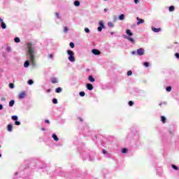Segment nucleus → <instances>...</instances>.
<instances>
[{
  "label": "nucleus",
  "mask_w": 179,
  "mask_h": 179,
  "mask_svg": "<svg viewBox=\"0 0 179 179\" xmlns=\"http://www.w3.org/2000/svg\"><path fill=\"white\" fill-rule=\"evenodd\" d=\"M3 106H2V104H0V110H3Z\"/></svg>",
  "instance_id": "obj_50"
},
{
  "label": "nucleus",
  "mask_w": 179,
  "mask_h": 179,
  "mask_svg": "<svg viewBox=\"0 0 179 179\" xmlns=\"http://www.w3.org/2000/svg\"><path fill=\"white\" fill-rule=\"evenodd\" d=\"M145 50L143 48H139L137 50V55H144Z\"/></svg>",
  "instance_id": "obj_3"
},
{
  "label": "nucleus",
  "mask_w": 179,
  "mask_h": 179,
  "mask_svg": "<svg viewBox=\"0 0 179 179\" xmlns=\"http://www.w3.org/2000/svg\"><path fill=\"white\" fill-rule=\"evenodd\" d=\"M127 40H129V41H131V43H135V40L131 37H127Z\"/></svg>",
  "instance_id": "obj_22"
},
{
  "label": "nucleus",
  "mask_w": 179,
  "mask_h": 179,
  "mask_svg": "<svg viewBox=\"0 0 179 179\" xmlns=\"http://www.w3.org/2000/svg\"><path fill=\"white\" fill-rule=\"evenodd\" d=\"M80 121H83V119H82V117L79 118Z\"/></svg>",
  "instance_id": "obj_56"
},
{
  "label": "nucleus",
  "mask_w": 179,
  "mask_h": 179,
  "mask_svg": "<svg viewBox=\"0 0 179 179\" xmlns=\"http://www.w3.org/2000/svg\"><path fill=\"white\" fill-rule=\"evenodd\" d=\"M28 83H29V85H33L34 82H33L32 80H28Z\"/></svg>",
  "instance_id": "obj_41"
},
{
  "label": "nucleus",
  "mask_w": 179,
  "mask_h": 179,
  "mask_svg": "<svg viewBox=\"0 0 179 179\" xmlns=\"http://www.w3.org/2000/svg\"><path fill=\"white\" fill-rule=\"evenodd\" d=\"M144 65H145V66L146 68L149 67V63H148V62H145L144 63Z\"/></svg>",
  "instance_id": "obj_38"
},
{
  "label": "nucleus",
  "mask_w": 179,
  "mask_h": 179,
  "mask_svg": "<svg viewBox=\"0 0 179 179\" xmlns=\"http://www.w3.org/2000/svg\"><path fill=\"white\" fill-rule=\"evenodd\" d=\"M99 27H102V29H104V22H103V21L99 22Z\"/></svg>",
  "instance_id": "obj_19"
},
{
  "label": "nucleus",
  "mask_w": 179,
  "mask_h": 179,
  "mask_svg": "<svg viewBox=\"0 0 179 179\" xmlns=\"http://www.w3.org/2000/svg\"><path fill=\"white\" fill-rule=\"evenodd\" d=\"M49 58H50L51 59H52L53 58H54V55H52V54H50V55H49Z\"/></svg>",
  "instance_id": "obj_40"
},
{
  "label": "nucleus",
  "mask_w": 179,
  "mask_h": 179,
  "mask_svg": "<svg viewBox=\"0 0 179 179\" xmlns=\"http://www.w3.org/2000/svg\"><path fill=\"white\" fill-rule=\"evenodd\" d=\"M108 27L113 28V27H114V23L110 22L108 23Z\"/></svg>",
  "instance_id": "obj_21"
},
{
  "label": "nucleus",
  "mask_w": 179,
  "mask_h": 179,
  "mask_svg": "<svg viewBox=\"0 0 179 179\" xmlns=\"http://www.w3.org/2000/svg\"><path fill=\"white\" fill-rule=\"evenodd\" d=\"M50 92H51V90H50V89H48V92L50 93Z\"/></svg>",
  "instance_id": "obj_55"
},
{
  "label": "nucleus",
  "mask_w": 179,
  "mask_h": 179,
  "mask_svg": "<svg viewBox=\"0 0 179 179\" xmlns=\"http://www.w3.org/2000/svg\"><path fill=\"white\" fill-rule=\"evenodd\" d=\"M0 22H1V23H2V22H3V20H2V18H0Z\"/></svg>",
  "instance_id": "obj_57"
},
{
  "label": "nucleus",
  "mask_w": 179,
  "mask_h": 179,
  "mask_svg": "<svg viewBox=\"0 0 179 179\" xmlns=\"http://www.w3.org/2000/svg\"><path fill=\"white\" fill-rule=\"evenodd\" d=\"M52 137L53 138L54 141H55V142H58L59 141V138H58V136L55 134H52Z\"/></svg>",
  "instance_id": "obj_9"
},
{
  "label": "nucleus",
  "mask_w": 179,
  "mask_h": 179,
  "mask_svg": "<svg viewBox=\"0 0 179 179\" xmlns=\"http://www.w3.org/2000/svg\"><path fill=\"white\" fill-rule=\"evenodd\" d=\"M7 129H8V132H12V131L13 129V126L12 124H8L7 126Z\"/></svg>",
  "instance_id": "obj_8"
},
{
  "label": "nucleus",
  "mask_w": 179,
  "mask_h": 179,
  "mask_svg": "<svg viewBox=\"0 0 179 179\" xmlns=\"http://www.w3.org/2000/svg\"><path fill=\"white\" fill-rule=\"evenodd\" d=\"M87 89L88 90H92L93 89V85L90 83L87 84Z\"/></svg>",
  "instance_id": "obj_10"
},
{
  "label": "nucleus",
  "mask_w": 179,
  "mask_h": 179,
  "mask_svg": "<svg viewBox=\"0 0 179 179\" xmlns=\"http://www.w3.org/2000/svg\"><path fill=\"white\" fill-rule=\"evenodd\" d=\"M30 65V63L29 62V60H27L24 64V68H28V66Z\"/></svg>",
  "instance_id": "obj_14"
},
{
  "label": "nucleus",
  "mask_w": 179,
  "mask_h": 179,
  "mask_svg": "<svg viewBox=\"0 0 179 179\" xmlns=\"http://www.w3.org/2000/svg\"><path fill=\"white\" fill-rule=\"evenodd\" d=\"M176 8L173 6L169 7V12H174Z\"/></svg>",
  "instance_id": "obj_18"
},
{
  "label": "nucleus",
  "mask_w": 179,
  "mask_h": 179,
  "mask_svg": "<svg viewBox=\"0 0 179 179\" xmlns=\"http://www.w3.org/2000/svg\"><path fill=\"white\" fill-rule=\"evenodd\" d=\"M132 75V71H127V76H131Z\"/></svg>",
  "instance_id": "obj_32"
},
{
  "label": "nucleus",
  "mask_w": 179,
  "mask_h": 179,
  "mask_svg": "<svg viewBox=\"0 0 179 179\" xmlns=\"http://www.w3.org/2000/svg\"><path fill=\"white\" fill-rule=\"evenodd\" d=\"M102 153H103V155H106L107 151L106 150H102Z\"/></svg>",
  "instance_id": "obj_47"
},
{
  "label": "nucleus",
  "mask_w": 179,
  "mask_h": 179,
  "mask_svg": "<svg viewBox=\"0 0 179 179\" xmlns=\"http://www.w3.org/2000/svg\"><path fill=\"white\" fill-rule=\"evenodd\" d=\"M11 118L13 121H17V116L16 115L12 116Z\"/></svg>",
  "instance_id": "obj_27"
},
{
  "label": "nucleus",
  "mask_w": 179,
  "mask_h": 179,
  "mask_svg": "<svg viewBox=\"0 0 179 179\" xmlns=\"http://www.w3.org/2000/svg\"><path fill=\"white\" fill-rule=\"evenodd\" d=\"M10 47H7V48H6V51L8 52H10Z\"/></svg>",
  "instance_id": "obj_42"
},
{
  "label": "nucleus",
  "mask_w": 179,
  "mask_h": 179,
  "mask_svg": "<svg viewBox=\"0 0 179 179\" xmlns=\"http://www.w3.org/2000/svg\"><path fill=\"white\" fill-rule=\"evenodd\" d=\"M9 87H10V89H13L15 87V85H13V83H10Z\"/></svg>",
  "instance_id": "obj_31"
},
{
  "label": "nucleus",
  "mask_w": 179,
  "mask_h": 179,
  "mask_svg": "<svg viewBox=\"0 0 179 179\" xmlns=\"http://www.w3.org/2000/svg\"><path fill=\"white\" fill-rule=\"evenodd\" d=\"M108 10L107 8L104 9V12H108Z\"/></svg>",
  "instance_id": "obj_53"
},
{
  "label": "nucleus",
  "mask_w": 179,
  "mask_h": 179,
  "mask_svg": "<svg viewBox=\"0 0 179 179\" xmlns=\"http://www.w3.org/2000/svg\"><path fill=\"white\" fill-rule=\"evenodd\" d=\"M175 57H176L178 59H179V53H176Z\"/></svg>",
  "instance_id": "obj_45"
},
{
  "label": "nucleus",
  "mask_w": 179,
  "mask_h": 179,
  "mask_svg": "<svg viewBox=\"0 0 179 179\" xmlns=\"http://www.w3.org/2000/svg\"><path fill=\"white\" fill-rule=\"evenodd\" d=\"M67 54L68 55H69V60L71 62H75V53H73V52L71 50H67Z\"/></svg>",
  "instance_id": "obj_2"
},
{
  "label": "nucleus",
  "mask_w": 179,
  "mask_h": 179,
  "mask_svg": "<svg viewBox=\"0 0 179 179\" xmlns=\"http://www.w3.org/2000/svg\"><path fill=\"white\" fill-rule=\"evenodd\" d=\"M68 27H64V33H67L68 32Z\"/></svg>",
  "instance_id": "obj_34"
},
{
  "label": "nucleus",
  "mask_w": 179,
  "mask_h": 179,
  "mask_svg": "<svg viewBox=\"0 0 179 179\" xmlns=\"http://www.w3.org/2000/svg\"><path fill=\"white\" fill-rule=\"evenodd\" d=\"M172 167L174 169V170H178V167L174 164H172Z\"/></svg>",
  "instance_id": "obj_37"
},
{
  "label": "nucleus",
  "mask_w": 179,
  "mask_h": 179,
  "mask_svg": "<svg viewBox=\"0 0 179 179\" xmlns=\"http://www.w3.org/2000/svg\"><path fill=\"white\" fill-rule=\"evenodd\" d=\"M152 31H154L155 33H159V31H162V28H156L155 27H152Z\"/></svg>",
  "instance_id": "obj_7"
},
{
  "label": "nucleus",
  "mask_w": 179,
  "mask_h": 179,
  "mask_svg": "<svg viewBox=\"0 0 179 179\" xmlns=\"http://www.w3.org/2000/svg\"><path fill=\"white\" fill-rule=\"evenodd\" d=\"M103 1H108V0H103Z\"/></svg>",
  "instance_id": "obj_60"
},
{
  "label": "nucleus",
  "mask_w": 179,
  "mask_h": 179,
  "mask_svg": "<svg viewBox=\"0 0 179 179\" xmlns=\"http://www.w3.org/2000/svg\"><path fill=\"white\" fill-rule=\"evenodd\" d=\"M85 92H80V96H81V97H85Z\"/></svg>",
  "instance_id": "obj_29"
},
{
  "label": "nucleus",
  "mask_w": 179,
  "mask_h": 179,
  "mask_svg": "<svg viewBox=\"0 0 179 179\" xmlns=\"http://www.w3.org/2000/svg\"><path fill=\"white\" fill-rule=\"evenodd\" d=\"M45 122H46L47 124H50V120H45Z\"/></svg>",
  "instance_id": "obj_49"
},
{
  "label": "nucleus",
  "mask_w": 179,
  "mask_h": 179,
  "mask_svg": "<svg viewBox=\"0 0 179 179\" xmlns=\"http://www.w3.org/2000/svg\"><path fill=\"white\" fill-rule=\"evenodd\" d=\"M0 157H2V155L0 154Z\"/></svg>",
  "instance_id": "obj_59"
},
{
  "label": "nucleus",
  "mask_w": 179,
  "mask_h": 179,
  "mask_svg": "<svg viewBox=\"0 0 179 179\" xmlns=\"http://www.w3.org/2000/svg\"><path fill=\"white\" fill-rule=\"evenodd\" d=\"M27 47H28V54L30 57V61H31V62H34V49H33V46H31V43H28Z\"/></svg>",
  "instance_id": "obj_1"
},
{
  "label": "nucleus",
  "mask_w": 179,
  "mask_h": 179,
  "mask_svg": "<svg viewBox=\"0 0 179 179\" xmlns=\"http://www.w3.org/2000/svg\"><path fill=\"white\" fill-rule=\"evenodd\" d=\"M129 106L132 107V106H134V101H129Z\"/></svg>",
  "instance_id": "obj_36"
},
{
  "label": "nucleus",
  "mask_w": 179,
  "mask_h": 179,
  "mask_svg": "<svg viewBox=\"0 0 179 179\" xmlns=\"http://www.w3.org/2000/svg\"><path fill=\"white\" fill-rule=\"evenodd\" d=\"M15 104V100H11L10 102H9V106L10 107H13Z\"/></svg>",
  "instance_id": "obj_16"
},
{
  "label": "nucleus",
  "mask_w": 179,
  "mask_h": 179,
  "mask_svg": "<svg viewBox=\"0 0 179 179\" xmlns=\"http://www.w3.org/2000/svg\"><path fill=\"white\" fill-rule=\"evenodd\" d=\"M88 80H90V82H95V79H94V78H93V76H89V77H88Z\"/></svg>",
  "instance_id": "obj_12"
},
{
  "label": "nucleus",
  "mask_w": 179,
  "mask_h": 179,
  "mask_svg": "<svg viewBox=\"0 0 179 179\" xmlns=\"http://www.w3.org/2000/svg\"><path fill=\"white\" fill-rule=\"evenodd\" d=\"M55 92L56 93H61L62 92V88L61 87H57L56 90H55Z\"/></svg>",
  "instance_id": "obj_15"
},
{
  "label": "nucleus",
  "mask_w": 179,
  "mask_h": 179,
  "mask_svg": "<svg viewBox=\"0 0 179 179\" xmlns=\"http://www.w3.org/2000/svg\"><path fill=\"white\" fill-rule=\"evenodd\" d=\"M51 82L52 83H58V80L55 78H52Z\"/></svg>",
  "instance_id": "obj_20"
},
{
  "label": "nucleus",
  "mask_w": 179,
  "mask_h": 179,
  "mask_svg": "<svg viewBox=\"0 0 179 179\" xmlns=\"http://www.w3.org/2000/svg\"><path fill=\"white\" fill-rule=\"evenodd\" d=\"M55 15H56L57 19H61V17H59V13H55Z\"/></svg>",
  "instance_id": "obj_39"
},
{
  "label": "nucleus",
  "mask_w": 179,
  "mask_h": 179,
  "mask_svg": "<svg viewBox=\"0 0 179 179\" xmlns=\"http://www.w3.org/2000/svg\"><path fill=\"white\" fill-rule=\"evenodd\" d=\"M85 33H90V29L89 28H85Z\"/></svg>",
  "instance_id": "obj_35"
},
{
  "label": "nucleus",
  "mask_w": 179,
  "mask_h": 179,
  "mask_svg": "<svg viewBox=\"0 0 179 179\" xmlns=\"http://www.w3.org/2000/svg\"><path fill=\"white\" fill-rule=\"evenodd\" d=\"M173 44H178V43H177V42H174V43H173Z\"/></svg>",
  "instance_id": "obj_58"
},
{
  "label": "nucleus",
  "mask_w": 179,
  "mask_h": 179,
  "mask_svg": "<svg viewBox=\"0 0 179 179\" xmlns=\"http://www.w3.org/2000/svg\"><path fill=\"white\" fill-rule=\"evenodd\" d=\"M136 20H138V22H137L138 25L141 24L142 23H145V20L140 19L139 17H137Z\"/></svg>",
  "instance_id": "obj_6"
},
{
  "label": "nucleus",
  "mask_w": 179,
  "mask_h": 179,
  "mask_svg": "<svg viewBox=\"0 0 179 179\" xmlns=\"http://www.w3.org/2000/svg\"><path fill=\"white\" fill-rule=\"evenodd\" d=\"M69 45H70L71 48H75V43L71 42V43H70Z\"/></svg>",
  "instance_id": "obj_30"
},
{
  "label": "nucleus",
  "mask_w": 179,
  "mask_h": 179,
  "mask_svg": "<svg viewBox=\"0 0 179 179\" xmlns=\"http://www.w3.org/2000/svg\"><path fill=\"white\" fill-rule=\"evenodd\" d=\"M15 43H20V38H19V37H16L14 39Z\"/></svg>",
  "instance_id": "obj_26"
},
{
  "label": "nucleus",
  "mask_w": 179,
  "mask_h": 179,
  "mask_svg": "<svg viewBox=\"0 0 179 179\" xmlns=\"http://www.w3.org/2000/svg\"><path fill=\"white\" fill-rule=\"evenodd\" d=\"M162 104L166 105V103H165V102H164V103H159V106H162Z\"/></svg>",
  "instance_id": "obj_52"
},
{
  "label": "nucleus",
  "mask_w": 179,
  "mask_h": 179,
  "mask_svg": "<svg viewBox=\"0 0 179 179\" xmlns=\"http://www.w3.org/2000/svg\"><path fill=\"white\" fill-rule=\"evenodd\" d=\"M124 17H125V15H124V14H121V15L119 16L120 20H124Z\"/></svg>",
  "instance_id": "obj_24"
},
{
  "label": "nucleus",
  "mask_w": 179,
  "mask_h": 179,
  "mask_svg": "<svg viewBox=\"0 0 179 179\" xmlns=\"http://www.w3.org/2000/svg\"><path fill=\"white\" fill-rule=\"evenodd\" d=\"M75 6H80V1H74Z\"/></svg>",
  "instance_id": "obj_17"
},
{
  "label": "nucleus",
  "mask_w": 179,
  "mask_h": 179,
  "mask_svg": "<svg viewBox=\"0 0 179 179\" xmlns=\"http://www.w3.org/2000/svg\"><path fill=\"white\" fill-rule=\"evenodd\" d=\"M26 96H27L26 92L23 91L19 94L18 99H24V97H26Z\"/></svg>",
  "instance_id": "obj_5"
},
{
  "label": "nucleus",
  "mask_w": 179,
  "mask_h": 179,
  "mask_svg": "<svg viewBox=\"0 0 179 179\" xmlns=\"http://www.w3.org/2000/svg\"><path fill=\"white\" fill-rule=\"evenodd\" d=\"M134 3L136 4L139 3V0H134Z\"/></svg>",
  "instance_id": "obj_48"
},
{
  "label": "nucleus",
  "mask_w": 179,
  "mask_h": 179,
  "mask_svg": "<svg viewBox=\"0 0 179 179\" xmlns=\"http://www.w3.org/2000/svg\"><path fill=\"white\" fill-rule=\"evenodd\" d=\"M131 54L135 55V54H136V52L133 51V52H131Z\"/></svg>",
  "instance_id": "obj_51"
},
{
  "label": "nucleus",
  "mask_w": 179,
  "mask_h": 179,
  "mask_svg": "<svg viewBox=\"0 0 179 179\" xmlns=\"http://www.w3.org/2000/svg\"><path fill=\"white\" fill-rule=\"evenodd\" d=\"M166 92H170L171 90V86L166 87Z\"/></svg>",
  "instance_id": "obj_33"
},
{
  "label": "nucleus",
  "mask_w": 179,
  "mask_h": 179,
  "mask_svg": "<svg viewBox=\"0 0 179 179\" xmlns=\"http://www.w3.org/2000/svg\"><path fill=\"white\" fill-rule=\"evenodd\" d=\"M122 153H124V154L128 153V149H127V148H122Z\"/></svg>",
  "instance_id": "obj_23"
},
{
  "label": "nucleus",
  "mask_w": 179,
  "mask_h": 179,
  "mask_svg": "<svg viewBox=\"0 0 179 179\" xmlns=\"http://www.w3.org/2000/svg\"><path fill=\"white\" fill-rule=\"evenodd\" d=\"M103 30V28L101 27H98V31H101Z\"/></svg>",
  "instance_id": "obj_44"
},
{
  "label": "nucleus",
  "mask_w": 179,
  "mask_h": 179,
  "mask_svg": "<svg viewBox=\"0 0 179 179\" xmlns=\"http://www.w3.org/2000/svg\"><path fill=\"white\" fill-rule=\"evenodd\" d=\"M41 131H45V128H41Z\"/></svg>",
  "instance_id": "obj_54"
},
{
  "label": "nucleus",
  "mask_w": 179,
  "mask_h": 179,
  "mask_svg": "<svg viewBox=\"0 0 179 179\" xmlns=\"http://www.w3.org/2000/svg\"><path fill=\"white\" fill-rule=\"evenodd\" d=\"M92 52L94 55H100V54H101V52L97 49H92Z\"/></svg>",
  "instance_id": "obj_4"
},
{
  "label": "nucleus",
  "mask_w": 179,
  "mask_h": 179,
  "mask_svg": "<svg viewBox=\"0 0 179 179\" xmlns=\"http://www.w3.org/2000/svg\"><path fill=\"white\" fill-rule=\"evenodd\" d=\"M1 29H6V24L5 22H1Z\"/></svg>",
  "instance_id": "obj_25"
},
{
  "label": "nucleus",
  "mask_w": 179,
  "mask_h": 179,
  "mask_svg": "<svg viewBox=\"0 0 179 179\" xmlns=\"http://www.w3.org/2000/svg\"><path fill=\"white\" fill-rule=\"evenodd\" d=\"M169 133L171 134V135H174V131L173 130H170Z\"/></svg>",
  "instance_id": "obj_46"
},
{
  "label": "nucleus",
  "mask_w": 179,
  "mask_h": 179,
  "mask_svg": "<svg viewBox=\"0 0 179 179\" xmlns=\"http://www.w3.org/2000/svg\"><path fill=\"white\" fill-rule=\"evenodd\" d=\"M161 121L163 122V124H166V122L167 121V118L164 116H161Z\"/></svg>",
  "instance_id": "obj_11"
},
{
  "label": "nucleus",
  "mask_w": 179,
  "mask_h": 179,
  "mask_svg": "<svg viewBox=\"0 0 179 179\" xmlns=\"http://www.w3.org/2000/svg\"><path fill=\"white\" fill-rule=\"evenodd\" d=\"M52 103H53V104H57L58 103V100L55 98V99H52Z\"/></svg>",
  "instance_id": "obj_28"
},
{
  "label": "nucleus",
  "mask_w": 179,
  "mask_h": 179,
  "mask_svg": "<svg viewBox=\"0 0 179 179\" xmlns=\"http://www.w3.org/2000/svg\"><path fill=\"white\" fill-rule=\"evenodd\" d=\"M126 33L128 36H134V33L131 32L129 29H127Z\"/></svg>",
  "instance_id": "obj_13"
},
{
  "label": "nucleus",
  "mask_w": 179,
  "mask_h": 179,
  "mask_svg": "<svg viewBox=\"0 0 179 179\" xmlns=\"http://www.w3.org/2000/svg\"><path fill=\"white\" fill-rule=\"evenodd\" d=\"M15 125H20V122H19V121H15Z\"/></svg>",
  "instance_id": "obj_43"
}]
</instances>
